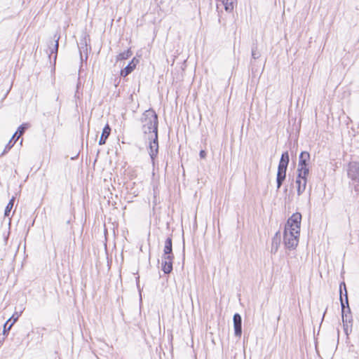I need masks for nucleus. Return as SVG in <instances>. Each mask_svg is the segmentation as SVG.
<instances>
[{
    "mask_svg": "<svg viewBox=\"0 0 359 359\" xmlns=\"http://www.w3.org/2000/svg\"><path fill=\"white\" fill-rule=\"evenodd\" d=\"M280 242V237L278 236V233H276V235L272 238V243H271V252L273 254L276 253V252L278 250L279 245Z\"/></svg>",
    "mask_w": 359,
    "mask_h": 359,
    "instance_id": "ddd939ff",
    "label": "nucleus"
},
{
    "mask_svg": "<svg viewBox=\"0 0 359 359\" xmlns=\"http://www.w3.org/2000/svg\"><path fill=\"white\" fill-rule=\"evenodd\" d=\"M344 296H345V300L343 299L344 303V309H346V307H347L348 308V311L350 313L351 312V309H350V307L348 306V299L347 291H346V293H344Z\"/></svg>",
    "mask_w": 359,
    "mask_h": 359,
    "instance_id": "412c9836",
    "label": "nucleus"
},
{
    "mask_svg": "<svg viewBox=\"0 0 359 359\" xmlns=\"http://www.w3.org/2000/svg\"><path fill=\"white\" fill-rule=\"evenodd\" d=\"M8 331H9V330H8V327H7V326H6V328H4V332H3V334H5Z\"/></svg>",
    "mask_w": 359,
    "mask_h": 359,
    "instance_id": "a878e982",
    "label": "nucleus"
},
{
    "mask_svg": "<svg viewBox=\"0 0 359 359\" xmlns=\"http://www.w3.org/2000/svg\"><path fill=\"white\" fill-rule=\"evenodd\" d=\"M58 49V39L55 41V43L54 45V50L55 53H57Z\"/></svg>",
    "mask_w": 359,
    "mask_h": 359,
    "instance_id": "393cba45",
    "label": "nucleus"
},
{
    "mask_svg": "<svg viewBox=\"0 0 359 359\" xmlns=\"http://www.w3.org/2000/svg\"><path fill=\"white\" fill-rule=\"evenodd\" d=\"M286 170L284 168H278V172H277V189H280L281 187L283 182L285 180L286 177Z\"/></svg>",
    "mask_w": 359,
    "mask_h": 359,
    "instance_id": "9d476101",
    "label": "nucleus"
},
{
    "mask_svg": "<svg viewBox=\"0 0 359 359\" xmlns=\"http://www.w3.org/2000/svg\"><path fill=\"white\" fill-rule=\"evenodd\" d=\"M29 128V124L28 123H23L22 124L18 129V130L15 132V133L13 135L12 137V139L10 140L8 144L7 145L6 147H8V149H11L13 144H11V142H12V140H13L15 136L17 135V134H18V136L17 137V139L16 140L25 133V130Z\"/></svg>",
    "mask_w": 359,
    "mask_h": 359,
    "instance_id": "1a4fd4ad",
    "label": "nucleus"
},
{
    "mask_svg": "<svg viewBox=\"0 0 359 359\" xmlns=\"http://www.w3.org/2000/svg\"><path fill=\"white\" fill-rule=\"evenodd\" d=\"M236 0H222V4L227 12H231L233 10V4Z\"/></svg>",
    "mask_w": 359,
    "mask_h": 359,
    "instance_id": "f3484780",
    "label": "nucleus"
},
{
    "mask_svg": "<svg viewBox=\"0 0 359 359\" xmlns=\"http://www.w3.org/2000/svg\"><path fill=\"white\" fill-rule=\"evenodd\" d=\"M111 133V128L109 124H107L102 130L101 137L99 140V144L102 145L106 142L107 139Z\"/></svg>",
    "mask_w": 359,
    "mask_h": 359,
    "instance_id": "f8f14e48",
    "label": "nucleus"
},
{
    "mask_svg": "<svg viewBox=\"0 0 359 359\" xmlns=\"http://www.w3.org/2000/svg\"><path fill=\"white\" fill-rule=\"evenodd\" d=\"M252 57L256 60L259 57V54L256 53V50L253 48L252 50Z\"/></svg>",
    "mask_w": 359,
    "mask_h": 359,
    "instance_id": "5701e85b",
    "label": "nucleus"
},
{
    "mask_svg": "<svg viewBox=\"0 0 359 359\" xmlns=\"http://www.w3.org/2000/svg\"><path fill=\"white\" fill-rule=\"evenodd\" d=\"M341 306L344 325L348 326V324L351 323L352 318L351 316H348L347 313H346V309H344V303L343 301V297H341Z\"/></svg>",
    "mask_w": 359,
    "mask_h": 359,
    "instance_id": "9b49d317",
    "label": "nucleus"
},
{
    "mask_svg": "<svg viewBox=\"0 0 359 359\" xmlns=\"http://www.w3.org/2000/svg\"><path fill=\"white\" fill-rule=\"evenodd\" d=\"M199 155H200V157H201V158H205V156H206V152H205L204 150H201V151H200Z\"/></svg>",
    "mask_w": 359,
    "mask_h": 359,
    "instance_id": "b1692460",
    "label": "nucleus"
},
{
    "mask_svg": "<svg viewBox=\"0 0 359 359\" xmlns=\"http://www.w3.org/2000/svg\"><path fill=\"white\" fill-rule=\"evenodd\" d=\"M233 327L234 332L236 337H241L242 334V318L240 314L235 313L233 315Z\"/></svg>",
    "mask_w": 359,
    "mask_h": 359,
    "instance_id": "423d86ee",
    "label": "nucleus"
},
{
    "mask_svg": "<svg viewBox=\"0 0 359 359\" xmlns=\"http://www.w3.org/2000/svg\"><path fill=\"white\" fill-rule=\"evenodd\" d=\"M302 215L295 212L287 219L285 226L283 242L289 250H294L299 243L300 235Z\"/></svg>",
    "mask_w": 359,
    "mask_h": 359,
    "instance_id": "f257e3e1",
    "label": "nucleus"
},
{
    "mask_svg": "<svg viewBox=\"0 0 359 359\" xmlns=\"http://www.w3.org/2000/svg\"><path fill=\"white\" fill-rule=\"evenodd\" d=\"M297 171H298V175L299 177H301V176H303V177H307V175H309V172L308 164H304V165L298 164Z\"/></svg>",
    "mask_w": 359,
    "mask_h": 359,
    "instance_id": "dca6fc26",
    "label": "nucleus"
},
{
    "mask_svg": "<svg viewBox=\"0 0 359 359\" xmlns=\"http://www.w3.org/2000/svg\"><path fill=\"white\" fill-rule=\"evenodd\" d=\"M21 313L22 312H15L4 324V328H6V326H8V330H10L13 324L18 320Z\"/></svg>",
    "mask_w": 359,
    "mask_h": 359,
    "instance_id": "4468645a",
    "label": "nucleus"
},
{
    "mask_svg": "<svg viewBox=\"0 0 359 359\" xmlns=\"http://www.w3.org/2000/svg\"><path fill=\"white\" fill-rule=\"evenodd\" d=\"M348 176L354 182L359 184V163L351 162L348 168Z\"/></svg>",
    "mask_w": 359,
    "mask_h": 359,
    "instance_id": "20e7f679",
    "label": "nucleus"
},
{
    "mask_svg": "<svg viewBox=\"0 0 359 359\" xmlns=\"http://www.w3.org/2000/svg\"><path fill=\"white\" fill-rule=\"evenodd\" d=\"M15 197H12V198L10 200L9 203H8L7 206L6 207L4 215L5 217H8L11 210H12L14 204Z\"/></svg>",
    "mask_w": 359,
    "mask_h": 359,
    "instance_id": "6ab92c4d",
    "label": "nucleus"
},
{
    "mask_svg": "<svg viewBox=\"0 0 359 359\" xmlns=\"http://www.w3.org/2000/svg\"><path fill=\"white\" fill-rule=\"evenodd\" d=\"M145 139L149 141V154L151 158L154 160L158 151V135L156 136V138L150 137H146Z\"/></svg>",
    "mask_w": 359,
    "mask_h": 359,
    "instance_id": "39448f33",
    "label": "nucleus"
},
{
    "mask_svg": "<svg viewBox=\"0 0 359 359\" xmlns=\"http://www.w3.org/2000/svg\"><path fill=\"white\" fill-rule=\"evenodd\" d=\"M139 62V60L134 57L132 61L121 72V75L123 77H126L129 74H130L134 69L135 68L137 64Z\"/></svg>",
    "mask_w": 359,
    "mask_h": 359,
    "instance_id": "6e6552de",
    "label": "nucleus"
},
{
    "mask_svg": "<svg viewBox=\"0 0 359 359\" xmlns=\"http://www.w3.org/2000/svg\"><path fill=\"white\" fill-rule=\"evenodd\" d=\"M346 313H347L348 315V314H351V312L349 313V312L348 311V308H347V307H346Z\"/></svg>",
    "mask_w": 359,
    "mask_h": 359,
    "instance_id": "bb28decb",
    "label": "nucleus"
},
{
    "mask_svg": "<svg viewBox=\"0 0 359 359\" xmlns=\"http://www.w3.org/2000/svg\"><path fill=\"white\" fill-rule=\"evenodd\" d=\"M288 163H289V154H288L287 151H285L281 156V158L279 162L278 168H284L285 170H287Z\"/></svg>",
    "mask_w": 359,
    "mask_h": 359,
    "instance_id": "2eb2a0df",
    "label": "nucleus"
},
{
    "mask_svg": "<svg viewBox=\"0 0 359 359\" xmlns=\"http://www.w3.org/2000/svg\"><path fill=\"white\" fill-rule=\"evenodd\" d=\"M142 123V130L144 137H153L156 138L158 135V116L156 112L152 110H147L141 118Z\"/></svg>",
    "mask_w": 359,
    "mask_h": 359,
    "instance_id": "f03ea898",
    "label": "nucleus"
},
{
    "mask_svg": "<svg viewBox=\"0 0 359 359\" xmlns=\"http://www.w3.org/2000/svg\"><path fill=\"white\" fill-rule=\"evenodd\" d=\"M295 183L297 184V195L300 196L306 189L307 183L306 177H303V176L299 177V175H297Z\"/></svg>",
    "mask_w": 359,
    "mask_h": 359,
    "instance_id": "0eeeda50",
    "label": "nucleus"
},
{
    "mask_svg": "<svg viewBox=\"0 0 359 359\" xmlns=\"http://www.w3.org/2000/svg\"><path fill=\"white\" fill-rule=\"evenodd\" d=\"M310 160V154L306 151H302L299 156V161L298 164L304 165L308 164Z\"/></svg>",
    "mask_w": 359,
    "mask_h": 359,
    "instance_id": "a211bd4d",
    "label": "nucleus"
},
{
    "mask_svg": "<svg viewBox=\"0 0 359 359\" xmlns=\"http://www.w3.org/2000/svg\"><path fill=\"white\" fill-rule=\"evenodd\" d=\"M173 259L172 238L169 237L165 241L163 255L162 256V270L165 273H170L172 271Z\"/></svg>",
    "mask_w": 359,
    "mask_h": 359,
    "instance_id": "7ed1b4c3",
    "label": "nucleus"
},
{
    "mask_svg": "<svg viewBox=\"0 0 359 359\" xmlns=\"http://www.w3.org/2000/svg\"><path fill=\"white\" fill-rule=\"evenodd\" d=\"M130 55H131V52L128 50L127 51L120 53L117 56V60H126V59H128Z\"/></svg>",
    "mask_w": 359,
    "mask_h": 359,
    "instance_id": "aec40b11",
    "label": "nucleus"
},
{
    "mask_svg": "<svg viewBox=\"0 0 359 359\" xmlns=\"http://www.w3.org/2000/svg\"><path fill=\"white\" fill-rule=\"evenodd\" d=\"M342 287H344V292H346V287L344 282L341 283L340 284V298L342 297Z\"/></svg>",
    "mask_w": 359,
    "mask_h": 359,
    "instance_id": "4be33fe9",
    "label": "nucleus"
}]
</instances>
